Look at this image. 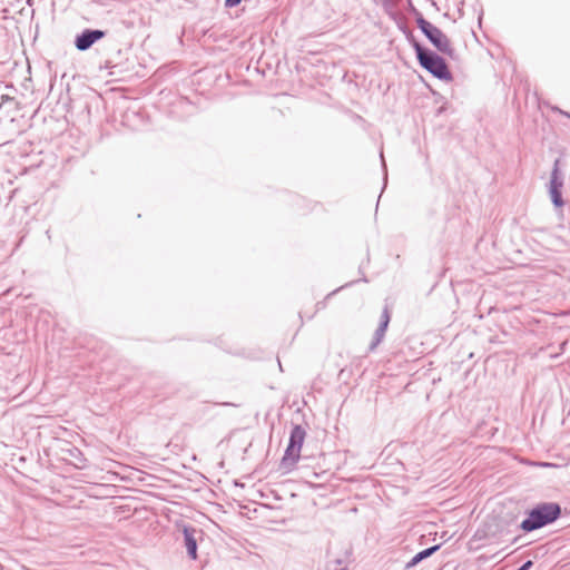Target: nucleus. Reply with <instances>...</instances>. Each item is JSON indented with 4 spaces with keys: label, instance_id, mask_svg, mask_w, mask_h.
Listing matches in <instances>:
<instances>
[{
    "label": "nucleus",
    "instance_id": "nucleus-1",
    "mask_svg": "<svg viewBox=\"0 0 570 570\" xmlns=\"http://www.w3.org/2000/svg\"><path fill=\"white\" fill-rule=\"evenodd\" d=\"M561 515V507L556 502H544L530 510L528 517L521 522L524 532H532L554 522Z\"/></svg>",
    "mask_w": 570,
    "mask_h": 570
},
{
    "label": "nucleus",
    "instance_id": "nucleus-2",
    "mask_svg": "<svg viewBox=\"0 0 570 570\" xmlns=\"http://www.w3.org/2000/svg\"><path fill=\"white\" fill-rule=\"evenodd\" d=\"M417 27L421 31L428 37V39L433 43V46L441 52L453 56V48L451 46L450 39L440 30L438 27L425 20L424 18H419L416 20Z\"/></svg>",
    "mask_w": 570,
    "mask_h": 570
},
{
    "label": "nucleus",
    "instance_id": "nucleus-3",
    "mask_svg": "<svg viewBox=\"0 0 570 570\" xmlns=\"http://www.w3.org/2000/svg\"><path fill=\"white\" fill-rule=\"evenodd\" d=\"M416 52L421 66L433 76L445 80L451 79V72L441 57L424 51L420 46H416Z\"/></svg>",
    "mask_w": 570,
    "mask_h": 570
},
{
    "label": "nucleus",
    "instance_id": "nucleus-4",
    "mask_svg": "<svg viewBox=\"0 0 570 570\" xmlns=\"http://www.w3.org/2000/svg\"><path fill=\"white\" fill-rule=\"evenodd\" d=\"M306 432L301 425H295L289 435L287 443V465L295 464L299 459V452L305 440Z\"/></svg>",
    "mask_w": 570,
    "mask_h": 570
},
{
    "label": "nucleus",
    "instance_id": "nucleus-5",
    "mask_svg": "<svg viewBox=\"0 0 570 570\" xmlns=\"http://www.w3.org/2000/svg\"><path fill=\"white\" fill-rule=\"evenodd\" d=\"M107 31L100 29H85L81 33L77 35L75 38V47L79 51H87L90 49L97 41L105 38Z\"/></svg>",
    "mask_w": 570,
    "mask_h": 570
},
{
    "label": "nucleus",
    "instance_id": "nucleus-6",
    "mask_svg": "<svg viewBox=\"0 0 570 570\" xmlns=\"http://www.w3.org/2000/svg\"><path fill=\"white\" fill-rule=\"evenodd\" d=\"M23 409L27 415L43 417L49 414V410L45 405L39 404L35 400L24 401L22 403L12 404L11 410Z\"/></svg>",
    "mask_w": 570,
    "mask_h": 570
},
{
    "label": "nucleus",
    "instance_id": "nucleus-7",
    "mask_svg": "<svg viewBox=\"0 0 570 570\" xmlns=\"http://www.w3.org/2000/svg\"><path fill=\"white\" fill-rule=\"evenodd\" d=\"M196 532H197V530L193 525H189V524L183 525L184 543H185L188 557L193 560L197 559V540L195 538Z\"/></svg>",
    "mask_w": 570,
    "mask_h": 570
},
{
    "label": "nucleus",
    "instance_id": "nucleus-8",
    "mask_svg": "<svg viewBox=\"0 0 570 570\" xmlns=\"http://www.w3.org/2000/svg\"><path fill=\"white\" fill-rule=\"evenodd\" d=\"M561 187L562 183L560 181L558 177V168L554 167L552 171V177L550 181V196L553 202V204L557 207H561L563 205L562 198H561Z\"/></svg>",
    "mask_w": 570,
    "mask_h": 570
},
{
    "label": "nucleus",
    "instance_id": "nucleus-9",
    "mask_svg": "<svg viewBox=\"0 0 570 570\" xmlns=\"http://www.w3.org/2000/svg\"><path fill=\"white\" fill-rule=\"evenodd\" d=\"M440 544H435V546H432L430 548H426L420 552H417L406 564H405V569L409 570L413 567H415L416 564H419L421 561H423L424 559L431 557L434 552H436L439 549H440Z\"/></svg>",
    "mask_w": 570,
    "mask_h": 570
},
{
    "label": "nucleus",
    "instance_id": "nucleus-10",
    "mask_svg": "<svg viewBox=\"0 0 570 570\" xmlns=\"http://www.w3.org/2000/svg\"><path fill=\"white\" fill-rule=\"evenodd\" d=\"M14 400H16V396L12 397V399L0 397V415H4L6 414L4 406L7 404H9V403H12Z\"/></svg>",
    "mask_w": 570,
    "mask_h": 570
},
{
    "label": "nucleus",
    "instance_id": "nucleus-11",
    "mask_svg": "<svg viewBox=\"0 0 570 570\" xmlns=\"http://www.w3.org/2000/svg\"><path fill=\"white\" fill-rule=\"evenodd\" d=\"M242 0H225L226 8H233L240 3Z\"/></svg>",
    "mask_w": 570,
    "mask_h": 570
},
{
    "label": "nucleus",
    "instance_id": "nucleus-12",
    "mask_svg": "<svg viewBox=\"0 0 570 570\" xmlns=\"http://www.w3.org/2000/svg\"><path fill=\"white\" fill-rule=\"evenodd\" d=\"M533 566V562L531 560L525 561L520 568L517 570H530V568Z\"/></svg>",
    "mask_w": 570,
    "mask_h": 570
},
{
    "label": "nucleus",
    "instance_id": "nucleus-13",
    "mask_svg": "<svg viewBox=\"0 0 570 570\" xmlns=\"http://www.w3.org/2000/svg\"><path fill=\"white\" fill-rule=\"evenodd\" d=\"M216 405L220 406V407H229V406L235 407V406H237V404L230 403V402H222V403H217Z\"/></svg>",
    "mask_w": 570,
    "mask_h": 570
},
{
    "label": "nucleus",
    "instance_id": "nucleus-14",
    "mask_svg": "<svg viewBox=\"0 0 570 570\" xmlns=\"http://www.w3.org/2000/svg\"><path fill=\"white\" fill-rule=\"evenodd\" d=\"M387 322H389V318H387V316H385V321H384V323H383V325H382V327H381V334H383V332L385 331V327H386V325H387Z\"/></svg>",
    "mask_w": 570,
    "mask_h": 570
},
{
    "label": "nucleus",
    "instance_id": "nucleus-15",
    "mask_svg": "<svg viewBox=\"0 0 570 570\" xmlns=\"http://www.w3.org/2000/svg\"><path fill=\"white\" fill-rule=\"evenodd\" d=\"M283 464H285V454L279 460V465L282 466Z\"/></svg>",
    "mask_w": 570,
    "mask_h": 570
},
{
    "label": "nucleus",
    "instance_id": "nucleus-16",
    "mask_svg": "<svg viewBox=\"0 0 570 570\" xmlns=\"http://www.w3.org/2000/svg\"><path fill=\"white\" fill-rule=\"evenodd\" d=\"M277 361H278V366H279L281 371H283V366H282L281 360L277 358Z\"/></svg>",
    "mask_w": 570,
    "mask_h": 570
}]
</instances>
